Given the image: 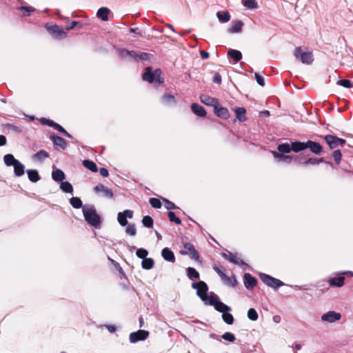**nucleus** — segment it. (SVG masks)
<instances>
[{"instance_id":"f257e3e1","label":"nucleus","mask_w":353,"mask_h":353,"mask_svg":"<svg viewBox=\"0 0 353 353\" xmlns=\"http://www.w3.org/2000/svg\"><path fill=\"white\" fill-rule=\"evenodd\" d=\"M307 156H274V162L281 165H287L294 163L296 165H316L323 160L322 158H310L307 159Z\"/></svg>"},{"instance_id":"f03ea898","label":"nucleus","mask_w":353,"mask_h":353,"mask_svg":"<svg viewBox=\"0 0 353 353\" xmlns=\"http://www.w3.org/2000/svg\"><path fill=\"white\" fill-rule=\"evenodd\" d=\"M83 214L85 221L91 226L98 228L101 223V218L97 212L93 205H85L83 207Z\"/></svg>"},{"instance_id":"7ed1b4c3","label":"nucleus","mask_w":353,"mask_h":353,"mask_svg":"<svg viewBox=\"0 0 353 353\" xmlns=\"http://www.w3.org/2000/svg\"><path fill=\"white\" fill-rule=\"evenodd\" d=\"M162 71L160 68H157L153 71L151 66H148L145 68L144 72L142 74V79L148 81L150 83L162 84L164 82V79L161 77Z\"/></svg>"},{"instance_id":"20e7f679","label":"nucleus","mask_w":353,"mask_h":353,"mask_svg":"<svg viewBox=\"0 0 353 353\" xmlns=\"http://www.w3.org/2000/svg\"><path fill=\"white\" fill-rule=\"evenodd\" d=\"M299 152L305 150H309L314 154H320L323 151V146L316 141L307 140L305 142L299 141Z\"/></svg>"},{"instance_id":"39448f33","label":"nucleus","mask_w":353,"mask_h":353,"mask_svg":"<svg viewBox=\"0 0 353 353\" xmlns=\"http://www.w3.org/2000/svg\"><path fill=\"white\" fill-rule=\"evenodd\" d=\"M44 27L52 37L56 40H62L68 36L67 32L57 24L48 22L44 25Z\"/></svg>"},{"instance_id":"423d86ee","label":"nucleus","mask_w":353,"mask_h":353,"mask_svg":"<svg viewBox=\"0 0 353 353\" xmlns=\"http://www.w3.org/2000/svg\"><path fill=\"white\" fill-rule=\"evenodd\" d=\"M4 163L8 166L14 167V174L17 176H21L24 174L25 167L14 156H4Z\"/></svg>"},{"instance_id":"0eeeda50","label":"nucleus","mask_w":353,"mask_h":353,"mask_svg":"<svg viewBox=\"0 0 353 353\" xmlns=\"http://www.w3.org/2000/svg\"><path fill=\"white\" fill-rule=\"evenodd\" d=\"M279 152H272V154H284L293 152H299V141H291V143H284L279 144L277 147Z\"/></svg>"},{"instance_id":"6e6552de","label":"nucleus","mask_w":353,"mask_h":353,"mask_svg":"<svg viewBox=\"0 0 353 353\" xmlns=\"http://www.w3.org/2000/svg\"><path fill=\"white\" fill-rule=\"evenodd\" d=\"M192 288L196 290L197 296L205 303L207 302L208 299V285L203 281H199L198 282H194L192 283Z\"/></svg>"},{"instance_id":"1a4fd4ad","label":"nucleus","mask_w":353,"mask_h":353,"mask_svg":"<svg viewBox=\"0 0 353 353\" xmlns=\"http://www.w3.org/2000/svg\"><path fill=\"white\" fill-rule=\"evenodd\" d=\"M294 55L296 59L304 64H312L314 61L313 54L312 52H303L301 47H296L294 52Z\"/></svg>"},{"instance_id":"9d476101","label":"nucleus","mask_w":353,"mask_h":353,"mask_svg":"<svg viewBox=\"0 0 353 353\" xmlns=\"http://www.w3.org/2000/svg\"><path fill=\"white\" fill-rule=\"evenodd\" d=\"M260 279L268 286L277 290L280 287L284 285V283L278 279L272 277L265 273H260Z\"/></svg>"},{"instance_id":"9b49d317","label":"nucleus","mask_w":353,"mask_h":353,"mask_svg":"<svg viewBox=\"0 0 353 353\" xmlns=\"http://www.w3.org/2000/svg\"><path fill=\"white\" fill-rule=\"evenodd\" d=\"M324 140L326 142L327 145L329 146L330 149L334 150L337 148L339 145L343 146L346 141L343 139L339 138L336 135L327 134L324 137Z\"/></svg>"},{"instance_id":"f8f14e48","label":"nucleus","mask_w":353,"mask_h":353,"mask_svg":"<svg viewBox=\"0 0 353 353\" xmlns=\"http://www.w3.org/2000/svg\"><path fill=\"white\" fill-rule=\"evenodd\" d=\"M39 121L41 124L52 127L63 135L68 138L73 139V137L69 132H68L61 125L54 121L44 117L40 119Z\"/></svg>"},{"instance_id":"ddd939ff","label":"nucleus","mask_w":353,"mask_h":353,"mask_svg":"<svg viewBox=\"0 0 353 353\" xmlns=\"http://www.w3.org/2000/svg\"><path fill=\"white\" fill-rule=\"evenodd\" d=\"M50 139L52 141L54 149L58 151L63 150L68 146L67 141L55 133L50 134Z\"/></svg>"},{"instance_id":"4468645a","label":"nucleus","mask_w":353,"mask_h":353,"mask_svg":"<svg viewBox=\"0 0 353 353\" xmlns=\"http://www.w3.org/2000/svg\"><path fill=\"white\" fill-rule=\"evenodd\" d=\"M185 250H181L180 254L182 255H189L192 259L199 260V254L198 252L195 250L194 245L190 243H184Z\"/></svg>"},{"instance_id":"2eb2a0df","label":"nucleus","mask_w":353,"mask_h":353,"mask_svg":"<svg viewBox=\"0 0 353 353\" xmlns=\"http://www.w3.org/2000/svg\"><path fill=\"white\" fill-rule=\"evenodd\" d=\"M149 336L148 331L139 330L137 332H132L130 334V341L132 343H135L140 341L145 340Z\"/></svg>"},{"instance_id":"dca6fc26","label":"nucleus","mask_w":353,"mask_h":353,"mask_svg":"<svg viewBox=\"0 0 353 353\" xmlns=\"http://www.w3.org/2000/svg\"><path fill=\"white\" fill-rule=\"evenodd\" d=\"M133 215V210H125L124 211L118 213L117 221L121 226L125 227L128 224L127 219H132Z\"/></svg>"},{"instance_id":"f3484780","label":"nucleus","mask_w":353,"mask_h":353,"mask_svg":"<svg viewBox=\"0 0 353 353\" xmlns=\"http://www.w3.org/2000/svg\"><path fill=\"white\" fill-rule=\"evenodd\" d=\"M94 191L97 194L101 193V196L107 199H112L114 196L112 190L101 183L97 185Z\"/></svg>"},{"instance_id":"a211bd4d","label":"nucleus","mask_w":353,"mask_h":353,"mask_svg":"<svg viewBox=\"0 0 353 353\" xmlns=\"http://www.w3.org/2000/svg\"><path fill=\"white\" fill-rule=\"evenodd\" d=\"M341 319V314L335 311H329L321 316V320L325 322L332 323L339 321Z\"/></svg>"},{"instance_id":"6ab92c4d","label":"nucleus","mask_w":353,"mask_h":353,"mask_svg":"<svg viewBox=\"0 0 353 353\" xmlns=\"http://www.w3.org/2000/svg\"><path fill=\"white\" fill-rule=\"evenodd\" d=\"M137 53L138 52L135 50H129L125 48L118 49V54L122 59L129 58L132 60L137 61Z\"/></svg>"},{"instance_id":"aec40b11","label":"nucleus","mask_w":353,"mask_h":353,"mask_svg":"<svg viewBox=\"0 0 353 353\" xmlns=\"http://www.w3.org/2000/svg\"><path fill=\"white\" fill-rule=\"evenodd\" d=\"M214 113L219 118L223 119H228L230 118V112L227 108L222 107L219 101L214 108Z\"/></svg>"},{"instance_id":"412c9836","label":"nucleus","mask_w":353,"mask_h":353,"mask_svg":"<svg viewBox=\"0 0 353 353\" xmlns=\"http://www.w3.org/2000/svg\"><path fill=\"white\" fill-rule=\"evenodd\" d=\"M221 254L225 259L228 260L230 262L234 264L241 267L246 265V263L242 259L237 257L235 254H233L231 252H228V254L223 252Z\"/></svg>"},{"instance_id":"4be33fe9","label":"nucleus","mask_w":353,"mask_h":353,"mask_svg":"<svg viewBox=\"0 0 353 353\" xmlns=\"http://www.w3.org/2000/svg\"><path fill=\"white\" fill-rule=\"evenodd\" d=\"M243 278L245 287L248 290H252L256 286L257 281L250 273H245Z\"/></svg>"},{"instance_id":"5701e85b","label":"nucleus","mask_w":353,"mask_h":353,"mask_svg":"<svg viewBox=\"0 0 353 353\" xmlns=\"http://www.w3.org/2000/svg\"><path fill=\"white\" fill-rule=\"evenodd\" d=\"M201 102L206 105L212 106L214 108L215 105L219 102V99L216 98L211 97L208 94H201L200 95Z\"/></svg>"},{"instance_id":"b1692460","label":"nucleus","mask_w":353,"mask_h":353,"mask_svg":"<svg viewBox=\"0 0 353 353\" xmlns=\"http://www.w3.org/2000/svg\"><path fill=\"white\" fill-rule=\"evenodd\" d=\"M244 23L241 20H234L232 22V26L228 29L229 33H239L242 32V28Z\"/></svg>"},{"instance_id":"393cba45","label":"nucleus","mask_w":353,"mask_h":353,"mask_svg":"<svg viewBox=\"0 0 353 353\" xmlns=\"http://www.w3.org/2000/svg\"><path fill=\"white\" fill-rule=\"evenodd\" d=\"M192 112L200 117H205L207 115V112L205 108L196 103H193L191 105Z\"/></svg>"},{"instance_id":"a878e982","label":"nucleus","mask_w":353,"mask_h":353,"mask_svg":"<svg viewBox=\"0 0 353 353\" xmlns=\"http://www.w3.org/2000/svg\"><path fill=\"white\" fill-rule=\"evenodd\" d=\"M345 278L343 276L332 277L328 279V283L332 287L341 288L345 284Z\"/></svg>"},{"instance_id":"bb28decb","label":"nucleus","mask_w":353,"mask_h":353,"mask_svg":"<svg viewBox=\"0 0 353 353\" xmlns=\"http://www.w3.org/2000/svg\"><path fill=\"white\" fill-rule=\"evenodd\" d=\"M52 178L56 182H61L65 179V175L61 170L53 167Z\"/></svg>"},{"instance_id":"cd10ccee","label":"nucleus","mask_w":353,"mask_h":353,"mask_svg":"<svg viewBox=\"0 0 353 353\" xmlns=\"http://www.w3.org/2000/svg\"><path fill=\"white\" fill-rule=\"evenodd\" d=\"M234 112L236 118L239 122H244L248 120L246 117V109L245 108H235Z\"/></svg>"},{"instance_id":"c85d7f7f","label":"nucleus","mask_w":353,"mask_h":353,"mask_svg":"<svg viewBox=\"0 0 353 353\" xmlns=\"http://www.w3.org/2000/svg\"><path fill=\"white\" fill-rule=\"evenodd\" d=\"M161 256L164 260L174 263L175 261V256L174 252L168 248H165L161 251Z\"/></svg>"},{"instance_id":"c756f323","label":"nucleus","mask_w":353,"mask_h":353,"mask_svg":"<svg viewBox=\"0 0 353 353\" xmlns=\"http://www.w3.org/2000/svg\"><path fill=\"white\" fill-rule=\"evenodd\" d=\"M110 12V10L109 8L106 7H101L98 10L97 17L103 21H108V14Z\"/></svg>"},{"instance_id":"7c9ffc66","label":"nucleus","mask_w":353,"mask_h":353,"mask_svg":"<svg viewBox=\"0 0 353 353\" xmlns=\"http://www.w3.org/2000/svg\"><path fill=\"white\" fill-rule=\"evenodd\" d=\"M228 56L232 59L235 63H237L242 59L241 52L239 50L234 49H230L228 51Z\"/></svg>"},{"instance_id":"2f4dec72","label":"nucleus","mask_w":353,"mask_h":353,"mask_svg":"<svg viewBox=\"0 0 353 353\" xmlns=\"http://www.w3.org/2000/svg\"><path fill=\"white\" fill-rule=\"evenodd\" d=\"M17 10L22 13L21 17H29L31 12H33L36 9L31 6H21L17 8Z\"/></svg>"},{"instance_id":"473e14b6","label":"nucleus","mask_w":353,"mask_h":353,"mask_svg":"<svg viewBox=\"0 0 353 353\" xmlns=\"http://www.w3.org/2000/svg\"><path fill=\"white\" fill-rule=\"evenodd\" d=\"M223 283L228 286L234 288L237 284V281L235 276L231 277L228 276L226 274L221 279Z\"/></svg>"},{"instance_id":"72a5a7b5","label":"nucleus","mask_w":353,"mask_h":353,"mask_svg":"<svg viewBox=\"0 0 353 353\" xmlns=\"http://www.w3.org/2000/svg\"><path fill=\"white\" fill-rule=\"evenodd\" d=\"M216 17L221 23H226L230 20V14L228 10L217 12Z\"/></svg>"},{"instance_id":"f704fd0d","label":"nucleus","mask_w":353,"mask_h":353,"mask_svg":"<svg viewBox=\"0 0 353 353\" xmlns=\"http://www.w3.org/2000/svg\"><path fill=\"white\" fill-rule=\"evenodd\" d=\"M214 309L219 312H222V314L225 312H230L231 311V307L227 305H225V303H223V302L221 301V300H219L214 305Z\"/></svg>"},{"instance_id":"c9c22d12","label":"nucleus","mask_w":353,"mask_h":353,"mask_svg":"<svg viewBox=\"0 0 353 353\" xmlns=\"http://www.w3.org/2000/svg\"><path fill=\"white\" fill-rule=\"evenodd\" d=\"M162 100L168 105H175L176 103V100L174 96L170 93H165L162 96Z\"/></svg>"},{"instance_id":"e433bc0d","label":"nucleus","mask_w":353,"mask_h":353,"mask_svg":"<svg viewBox=\"0 0 353 353\" xmlns=\"http://www.w3.org/2000/svg\"><path fill=\"white\" fill-rule=\"evenodd\" d=\"M27 174L29 180L33 183L40 180V176L37 170H27Z\"/></svg>"},{"instance_id":"4c0bfd02","label":"nucleus","mask_w":353,"mask_h":353,"mask_svg":"<svg viewBox=\"0 0 353 353\" xmlns=\"http://www.w3.org/2000/svg\"><path fill=\"white\" fill-rule=\"evenodd\" d=\"M154 265V261L152 258H145L141 262V267L144 270H151Z\"/></svg>"},{"instance_id":"58836bf2","label":"nucleus","mask_w":353,"mask_h":353,"mask_svg":"<svg viewBox=\"0 0 353 353\" xmlns=\"http://www.w3.org/2000/svg\"><path fill=\"white\" fill-rule=\"evenodd\" d=\"M60 189L65 193L72 194L73 192V187L68 181H61L60 184Z\"/></svg>"},{"instance_id":"ea45409f","label":"nucleus","mask_w":353,"mask_h":353,"mask_svg":"<svg viewBox=\"0 0 353 353\" xmlns=\"http://www.w3.org/2000/svg\"><path fill=\"white\" fill-rule=\"evenodd\" d=\"M187 276L191 280L197 279L199 278V273L194 268L189 267L187 269Z\"/></svg>"},{"instance_id":"a19ab883","label":"nucleus","mask_w":353,"mask_h":353,"mask_svg":"<svg viewBox=\"0 0 353 353\" xmlns=\"http://www.w3.org/2000/svg\"><path fill=\"white\" fill-rule=\"evenodd\" d=\"M70 205L75 209L83 208V203L79 197L73 196L70 199Z\"/></svg>"},{"instance_id":"79ce46f5","label":"nucleus","mask_w":353,"mask_h":353,"mask_svg":"<svg viewBox=\"0 0 353 353\" xmlns=\"http://www.w3.org/2000/svg\"><path fill=\"white\" fill-rule=\"evenodd\" d=\"M219 300V297L212 292L210 293V296H208V299L205 303L214 306Z\"/></svg>"},{"instance_id":"37998d69","label":"nucleus","mask_w":353,"mask_h":353,"mask_svg":"<svg viewBox=\"0 0 353 353\" xmlns=\"http://www.w3.org/2000/svg\"><path fill=\"white\" fill-rule=\"evenodd\" d=\"M75 27H77L79 29H81L83 27V23L81 21H70L68 26H66V30L69 31L74 29Z\"/></svg>"},{"instance_id":"c03bdc74","label":"nucleus","mask_w":353,"mask_h":353,"mask_svg":"<svg viewBox=\"0 0 353 353\" xmlns=\"http://www.w3.org/2000/svg\"><path fill=\"white\" fill-rule=\"evenodd\" d=\"M142 223L145 227L151 228L153 227L154 221L150 216L146 215L143 217Z\"/></svg>"},{"instance_id":"a18cd8bd","label":"nucleus","mask_w":353,"mask_h":353,"mask_svg":"<svg viewBox=\"0 0 353 353\" xmlns=\"http://www.w3.org/2000/svg\"><path fill=\"white\" fill-rule=\"evenodd\" d=\"M222 319L225 323L228 325H232L234 323V317L233 316L229 313V312H225L222 314Z\"/></svg>"},{"instance_id":"49530a36","label":"nucleus","mask_w":353,"mask_h":353,"mask_svg":"<svg viewBox=\"0 0 353 353\" xmlns=\"http://www.w3.org/2000/svg\"><path fill=\"white\" fill-rule=\"evenodd\" d=\"M83 165L92 172L97 171V166L95 163L89 160H84L83 162Z\"/></svg>"},{"instance_id":"de8ad7c7","label":"nucleus","mask_w":353,"mask_h":353,"mask_svg":"<svg viewBox=\"0 0 353 353\" xmlns=\"http://www.w3.org/2000/svg\"><path fill=\"white\" fill-rule=\"evenodd\" d=\"M243 5L249 9H255L258 7L256 0H243Z\"/></svg>"},{"instance_id":"09e8293b","label":"nucleus","mask_w":353,"mask_h":353,"mask_svg":"<svg viewBox=\"0 0 353 353\" xmlns=\"http://www.w3.org/2000/svg\"><path fill=\"white\" fill-rule=\"evenodd\" d=\"M248 318L252 321H255L258 319L259 315L254 308H250L248 310Z\"/></svg>"},{"instance_id":"8fccbe9b","label":"nucleus","mask_w":353,"mask_h":353,"mask_svg":"<svg viewBox=\"0 0 353 353\" xmlns=\"http://www.w3.org/2000/svg\"><path fill=\"white\" fill-rule=\"evenodd\" d=\"M168 216L169 218L170 221L174 222L177 225H179L181 223V219L177 217L174 212L169 211L168 212Z\"/></svg>"},{"instance_id":"3c124183","label":"nucleus","mask_w":353,"mask_h":353,"mask_svg":"<svg viewBox=\"0 0 353 353\" xmlns=\"http://www.w3.org/2000/svg\"><path fill=\"white\" fill-rule=\"evenodd\" d=\"M162 200L164 202L165 208L167 210H170L179 209V207H177L173 202L170 201V200H168L165 198H162Z\"/></svg>"},{"instance_id":"603ef678","label":"nucleus","mask_w":353,"mask_h":353,"mask_svg":"<svg viewBox=\"0 0 353 353\" xmlns=\"http://www.w3.org/2000/svg\"><path fill=\"white\" fill-rule=\"evenodd\" d=\"M221 338L228 342H234L236 339L234 334L232 332H227L221 336Z\"/></svg>"},{"instance_id":"864d4df0","label":"nucleus","mask_w":353,"mask_h":353,"mask_svg":"<svg viewBox=\"0 0 353 353\" xmlns=\"http://www.w3.org/2000/svg\"><path fill=\"white\" fill-rule=\"evenodd\" d=\"M337 84L345 88H351L353 87L352 82L349 79H341L337 81Z\"/></svg>"},{"instance_id":"5fc2aeb1","label":"nucleus","mask_w":353,"mask_h":353,"mask_svg":"<svg viewBox=\"0 0 353 353\" xmlns=\"http://www.w3.org/2000/svg\"><path fill=\"white\" fill-rule=\"evenodd\" d=\"M152 56L151 54L143 52H138L137 53V61L141 60V61H150V57Z\"/></svg>"},{"instance_id":"6e6d98bb","label":"nucleus","mask_w":353,"mask_h":353,"mask_svg":"<svg viewBox=\"0 0 353 353\" xmlns=\"http://www.w3.org/2000/svg\"><path fill=\"white\" fill-rule=\"evenodd\" d=\"M149 203L155 209H159L162 205L161 201L157 198H150Z\"/></svg>"},{"instance_id":"4d7b16f0","label":"nucleus","mask_w":353,"mask_h":353,"mask_svg":"<svg viewBox=\"0 0 353 353\" xmlns=\"http://www.w3.org/2000/svg\"><path fill=\"white\" fill-rule=\"evenodd\" d=\"M136 255L138 258L143 259L148 255V252L145 248H139L137 250Z\"/></svg>"},{"instance_id":"13d9d810","label":"nucleus","mask_w":353,"mask_h":353,"mask_svg":"<svg viewBox=\"0 0 353 353\" xmlns=\"http://www.w3.org/2000/svg\"><path fill=\"white\" fill-rule=\"evenodd\" d=\"M125 232L130 236H135L137 230L134 224H128L126 225Z\"/></svg>"},{"instance_id":"bf43d9fd","label":"nucleus","mask_w":353,"mask_h":353,"mask_svg":"<svg viewBox=\"0 0 353 353\" xmlns=\"http://www.w3.org/2000/svg\"><path fill=\"white\" fill-rule=\"evenodd\" d=\"M5 127L6 128H8V130H12L14 132H16L17 133H21L23 132V130L21 129V127L17 126V125H14L11 124V123L6 124Z\"/></svg>"},{"instance_id":"052dcab7","label":"nucleus","mask_w":353,"mask_h":353,"mask_svg":"<svg viewBox=\"0 0 353 353\" xmlns=\"http://www.w3.org/2000/svg\"><path fill=\"white\" fill-rule=\"evenodd\" d=\"M255 79L257 83L263 87L265 85V80L264 78L258 72L255 73Z\"/></svg>"},{"instance_id":"680f3d73","label":"nucleus","mask_w":353,"mask_h":353,"mask_svg":"<svg viewBox=\"0 0 353 353\" xmlns=\"http://www.w3.org/2000/svg\"><path fill=\"white\" fill-rule=\"evenodd\" d=\"M212 81L214 83L220 85L222 82L221 76L219 72H215L212 79Z\"/></svg>"},{"instance_id":"e2e57ef3","label":"nucleus","mask_w":353,"mask_h":353,"mask_svg":"<svg viewBox=\"0 0 353 353\" xmlns=\"http://www.w3.org/2000/svg\"><path fill=\"white\" fill-rule=\"evenodd\" d=\"M128 31L130 33H134L141 37H143L142 32L139 29V28H130Z\"/></svg>"},{"instance_id":"0e129e2a","label":"nucleus","mask_w":353,"mask_h":353,"mask_svg":"<svg viewBox=\"0 0 353 353\" xmlns=\"http://www.w3.org/2000/svg\"><path fill=\"white\" fill-rule=\"evenodd\" d=\"M213 269L219 275L221 279L225 275V274L223 272L221 268L215 265L213 267Z\"/></svg>"},{"instance_id":"69168bd1","label":"nucleus","mask_w":353,"mask_h":353,"mask_svg":"<svg viewBox=\"0 0 353 353\" xmlns=\"http://www.w3.org/2000/svg\"><path fill=\"white\" fill-rule=\"evenodd\" d=\"M99 173L103 177H107L109 174L108 170L105 168H100Z\"/></svg>"},{"instance_id":"338daca9","label":"nucleus","mask_w":353,"mask_h":353,"mask_svg":"<svg viewBox=\"0 0 353 353\" xmlns=\"http://www.w3.org/2000/svg\"><path fill=\"white\" fill-rule=\"evenodd\" d=\"M200 55H201V57L203 59H207L210 57V54L208 52L205 51V50H201L200 51Z\"/></svg>"},{"instance_id":"774afa93","label":"nucleus","mask_w":353,"mask_h":353,"mask_svg":"<svg viewBox=\"0 0 353 353\" xmlns=\"http://www.w3.org/2000/svg\"><path fill=\"white\" fill-rule=\"evenodd\" d=\"M259 116L260 117H268L270 116V112L269 110H263V111H261L259 112Z\"/></svg>"}]
</instances>
